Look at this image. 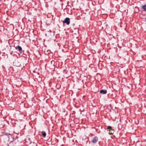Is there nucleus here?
Wrapping results in <instances>:
<instances>
[{"label":"nucleus","instance_id":"nucleus-1","mask_svg":"<svg viewBox=\"0 0 146 146\" xmlns=\"http://www.w3.org/2000/svg\"><path fill=\"white\" fill-rule=\"evenodd\" d=\"M107 129H109V133L110 134H113L114 133V130L112 129L111 127L110 126H108L107 128Z\"/></svg>","mask_w":146,"mask_h":146},{"label":"nucleus","instance_id":"nucleus-2","mask_svg":"<svg viewBox=\"0 0 146 146\" xmlns=\"http://www.w3.org/2000/svg\"><path fill=\"white\" fill-rule=\"evenodd\" d=\"M98 137L96 136L92 138L91 142L93 143H96L98 142Z\"/></svg>","mask_w":146,"mask_h":146},{"label":"nucleus","instance_id":"nucleus-3","mask_svg":"<svg viewBox=\"0 0 146 146\" xmlns=\"http://www.w3.org/2000/svg\"><path fill=\"white\" fill-rule=\"evenodd\" d=\"M63 22L64 23H66L67 25H69L70 23V19L68 17L66 18Z\"/></svg>","mask_w":146,"mask_h":146},{"label":"nucleus","instance_id":"nucleus-4","mask_svg":"<svg viewBox=\"0 0 146 146\" xmlns=\"http://www.w3.org/2000/svg\"><path fill=\"white\" fill-rule=\"evenodd\" d=\"M15 47L16 50H18L20 54H21L22 53L23 50L22 47L21 46L19 45H18Z\"/></svg>","mask_w":146,"mask_h":146},{"label":"nucleus","instance_id":"nucleus-5","mask_svg":"<svg viewBox=\"0 0 146 146\" xmlns=\"http://www.w3.org/2000/svg\"><path fill=\"white\" fill-rule=\"evenodd\" d=\"M100 92L102 94H104L107 93V91L106 90H102L100 91Z\"/></svg>","mask_w":146,"mask_h":146},{"label":"nucleus","instance_id":"nucleus-6","mask_svg":"<svg viewBox=\"0 0 146 146\" xmlns=\"http://www.w3.org/2000/svg\"><path fill=\"white\" fill-rule=\"evenodd\" d=\"M142 8L144 11L146 12V4L143 5L142 6Z\"/></svg>","mask_w":146,"mask_h":146},{"label":"nucleus","instance_id":"nucleus-7","mask_svg":"<svg viewBox=\"0 0 146 146\" xmlns=\"http://www.w3.org/2000/svg\"><path fill=\"white\" fill-rule=\"evenodd\" d=\"M42 134L44 137H45L46 136V133L45 131H42Z\"/></svg>","mask_w":146,"mask_h":146},{"label":"nucleus","instance_id":"nucleus-8","mask_svg":"<svg viewBox=\"0 0 146 146\" xmlns=\"http://www.w3.org/2000/svg\"><path fill=\"white\" fill-rule=\"evenodd\" d=\"M9 51H10V54L12 55H13V51H11V49Z\"/></svg>","mask_w":146,"mask_h":146}]
</instances>
